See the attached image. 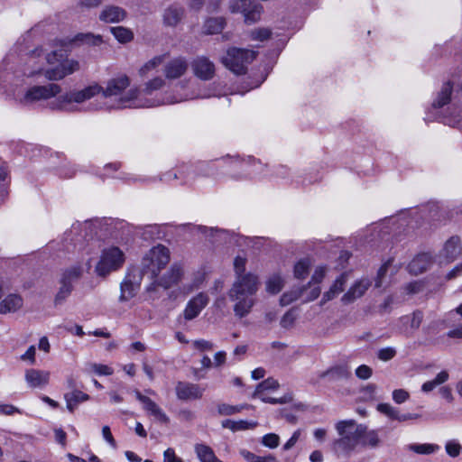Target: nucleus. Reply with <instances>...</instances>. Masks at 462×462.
Instances as JSON below:
<instances>
[{
  "mask_svg": "<svg viewBox=\"0 0 462 462\" xmlns=\"http://www.w3.org/2000/svg\"><path fill=\"white\" fill-rule=\"evenodd\" d=\"M396 349L393 346L383 347L378 350L377 357L383 362L393 359L396 356Z\"/></svg>",
  "mask_w": 462,
  "mask_h": 462,
  "instance_id": "obj_51",
  "label": "nucleus"
},
{
  "mask_svg": "<svg viewBox=\"0 0 462 462\" xmlns=\"http://www.w3.org/2000/svg\"><path fill=\"white\" fill-rule=\"evenodd\" d=\"M446 328L444 319H438L434 320L431 323H430L427 328H425V332L428 334L437 333L440 329Z\"/></svg>",
  "mask_w": 462,
  "mask_h": 462,
  "instance_id": "obj_56",
  "label": "nucleus"
},
{
  "mask_svg": "<svg viewBox=\"0 0 462 462\" xmlns=\"http://www.w3.org/2000/svg\"><path fill=\"white\" fill-rule=\"evenodd\" d=\"M188 69L187 61L182 58H176L164 66V75L168 79H176L183 76Z\"/></svg>",
  "mask_w": 462,
  "mask_h": 462,
  "instance_id": "obj_22",
  "label": "nucleus"
},
{
  "mask_svg": "<svg viewBox=\"0 0 462 462\" xmlns=\"http://www.w3.org/2000/svg\"><path fill=\"white\" fill-rule=\"evenodd\" d=\"M61 87L56 83H49L43 86H32L28 88L22 96H17V100L24 106L48 100L60 94Z\"/></svg>",
  "mask_w": 462,
  "mask_h": 462,
  "instance_id": "obj_8",
  "label": "nucleus"
},
{
  "mask_svg": "<svg viewBox=\"0 0 462 462\" xmlns=\"http://www.w3.org/2000/svg\"><path fill=\"white\" fill-rule=\"evenodd\" d=\"M127 16L126 11L117 5H106L99 14V20L106 23L123 22Z\"/></svg>",
  "mask_w": 462,
  "mask_h": 462,
  "instance_id": "obj_21",
  "label": "nucleus"
},
{
  "mask_svg": "<svg viewBox=\"0 0 462 462\" xmlns=\"http://www.w3.org/2000/svg\"><path fill=\"white\" fill-rule=\"evenodd\" d=\"M150 415L161 423L168 424L170 419L162 408L152 400L143 408Z\"/></svg>",
  "mask_w": 462,
  "mask_h": 462,
  "instance_id": "obj_34",
  "label": "nucleus"
},
{
  "mask_svg": "<svg viewBox=\"0 0 462 462\" xmlns=\"http://www.w3.org/2000/svg\"><path fill=\"white\" fill-rule=\"evenodd\" d=\"M445 327L449 330L447 336L454 339H462V303L444 318Z\"/></svg>",
  "mask_w": 462,
  "mask_h": 462,
  "instance_id": "obj_14",
  "label": "nucleus"
},
{
  "mask_svg": "<svg viewBox=\"0 0 462 462\" xmlns=\"http://www.w3.org/2000/svg\"><path fill=\"white\" fill-rule=\"evenodd\" d=\"M41 56H43L50 68L43 69L42 66H38L29 73V76L42 74L50 81H59L80 69L79 60L64 58L63 53L58 51L43 54L42 48L35 49L31 55V60Z\"/></svg>",
  "mask_w": 462,
  "mask_h": 462,
  "instance_id": "obj_3",
  "label": "nucleus"
},
{
  "mask_svg": "<svg viewBox=\"0 0 462 462\" xmlns=\"http://www.w3.org/2000/svg\"><path fill=\"white\" fill-rule=\"evenodd\" d=\"M336 429L339 438L335 440L334 448L341 454H349L353 451L366 430L364 425H358L353 420L337 422Z\"/></svg>",
  "mask_w": 462,
  "mask_h": 462,
  "instance_id": "obj_4",
  "label": "nucleus"
},
{
  "mask_svg": "<svg viewBox=\"0 0 462 462\" xmlns=\"http://www.w3.org/2000/svg\"><path fill=\"white\" fill-rule=\"evenodd\" d=\"M214 169L208 164H201L197 169L183 165L176 172L167 173L166 180H181L182 184L189 185L195 181L197 176L214 177Z\"/></svg>",
  "mask_w": 462,
  "mask_h": 462,
  "instance_id": "obj_11",
  "label": "nucleus"
},
{
  "mask_svg": "<svg viewBox=\"0 0 462 462\" xmlns=\"http://www.w3.org/2000/svg\"><path fill=\"white\" fill-rule=\"evenodd\" d=\"M74 41H80L93 45H99L102 43V37L100 35H93L90 33L78 34Z\"/></svg>",
  "mask_w": 462,
  "mask_h": 462,
  "instance_id": "obj_50",
  "label": "nucleus"
},
{
  "mask_svg": "<svg viewBox=\"0 0 462 462\" xmlns=\"http://www.w3.org/2000/svg\"><path fill=\"white\" fill-rule=\"evenodd\" d=\"M193 346L199 351H209L214 347V344L205 339H199L193 342Z\"/></svg>",
  "mask_w": 462,
  "mask_h": 462,
  "instance_id": "obj_59",
  "label": "nucleus"
},
{
  "mask_svg": "<svg viewBox=\"0 0 462 462\" xmlns=\"http://www.w3.org/2000/svg\"><path fill=\"white\" fill-rule=\"evenodd\" d=\"M258 289V277L254 273L236 279L227 295L234 302L233 310L236 318L243 319L250 314L256 303L254 296Z\"/></svg>",
  "mask_w": 462,
  "mask_h": 462,
  "instance_id": "obj_2",
  "label": "nucleus"
},
{
  "mask_svg": "<svg viewBox=\"0 0 462 462\" xmlns=\"http://www.w3.org/2000/svg\"><path fill=\"white\" fill-rule=\"evenodd\" d=\"M23 305V300L19 294L7 295L0 302V314H8L18 311Z\"/></svg>",
  "mask_w": 462,
  "mask_h": 462,
  "instance_id": "obj_25",
  "label": "nucleus"
},
{
  "mask_svg": "<svg viewBox=\"0 0 462 462\" xmlns=\"http://www.w3.org/2000/svg\"><path fill=\"white\" fill-rule=\"evenodd\" d=\"M170 262V251L162 245L153 246L143 258L142 274H150L155 279Z\"/></svg>",
  "mask_w": 462,
  "mask_h": 462,
  "instance_id": "obj_6",
  "label": "nucleus"
},
{
  "mask_svg": "<svg viewBox=\"0 0 462 462\" xmlns=\"http://www.w3.org/2000/svg\"><path fill=\"white\" fill-rule=\"evenodd\" d=\"M129 86L130 79L126 75H121L108 80L106 88H102L101 92L106 98L115 99V104L111 106L114 108L152 107L161 104H175L185 100L208 98L216 96L215 93L209 90H199L197 94L171 96L162 101H157L141 97L140 89L137 88H130L125 92Z\"/></svg>",
  "mask_w": 462,
  "mask_h": 462,
  "instance_id": "obj_1",
  "label": "nucleus"
},
{
  "mask_svg": "<svg viewBox=\"0 0 462 462\" xmlns=\"http://www.w3.org/2000/svg\"><path fill=\"white\" fill-rule=\"evenodd\" d=\"M82 275V268L80 266H71L65 269L60 275L59 282H66L67 285L72 286L79 280Z\"/></svg>",
  "mask_w": 462,
  "mask_h": 462,
  "instance_id": "obj_30",
  "label": "nucleus"
},
{
  "mask_svg": "<svg viewBox=\"0 0 462 462\" xmlns=\"http://www.w3.org/2000/svg\"><path fill=\"white\" fill-rule=\"evenodd\" d=\"M462 253L461 241L458 236L450 237L439 253V263H448L459 256Z\"/></svg>",
  "mask_w": 462,
  "mask_h": 462,
  "instance_id": "obj_17",
  "label": "nucleus"
},
{
  "mask_svg": "<svg viewBox=\"0 0 462 462\" xmlns=\"http://www.w3.org/2000/svg\"><path fill=\"white\" fill-rule=\"evenodd\" d=\"M346 282L347 274L342 273L338 278L336 279V281L330 286L329 290L323 294L320 303L325 304L326 302L336 298L339 293H341L344 291Z\"/></svg>",
  "mask_w": 462,
  "mask_h": 462,
  "instance_id": "obj_27",
  "label": "nucleus"
},
{
  "mask_svg": "<svg viewBox=\"0 0 462 462\" xmlns=\"http://www.w3.org/2000/svg\"><path fill=\"white\" fill-rule=\"evenodd\" d=\"M278 388V381H276L273 378H267L266 380L263 381L256 386L255 391L253 393V396H260V394H263L264 391L276 390Z\"/></svg>",
  "mask_w": 462,
  "mask_h": 462,
  "instance_id": "obj_44",
  "label": "nucleus"
},
{
  "mask_svg": "<svg viewBox=\"0 0 462 462\" xmlns=\"http://www.w3.org/2000/svg\"><path fill=\"white\" fill-rule=\"evenodd\" d=\"M59 283L60 287L54 298V304L56 306L62 304L69 298V296L71 294L73 291V287L67 285L65 282Z\"/></svg>",
  "mask_w": 462,
  "mask_h": 462,
  "instance_id": "obj_42",
  "label": "nucleus"
},
{
  "mask_svg": "<svg viewBox=\"0 0 462 462\" xmlns=\"http://www.w3.org/2000/svg\"><path fill=\"white\" fill-rule=\"evenodd\" d=\"M373 370L366 365H361L356 369V375L359 379L366 380L372 376Z\"/></svg>",
  "mask_w": 462,
  "mask_h": 462,
  "instance_id": "obj_55",
  "label": "nucleus"
},
{
  "mask_svg": "<svg viewBox=\"0 0 462 462\" xmlns=\"http://www.w3.org/2000/svg\"><path fill=\"white\" fill-rule=\"evenodd\" d=\"M240 454L247 462H276V458L273 455L261 457L246 449H242Z\"/></svg>",
  "mask_w": 462,
  "mask_h": 462,
  "instance_id": "obj_45",
  "label": "nucleus"
},
{
  "mask_svg": "<svg viewBox=\"0 0 462 462\" xmlns=\"http://www.w3.org/2000/svg\"><path fill=\"white\" fill-rule=\"evenodd\" d=\"M176 395L178 399L183 401L199 399L203 395V389L195 383L179 382L176 385Z\"/></svg>",
  "mask_w": 462,
  "mask_h": 462,
  "instance_id": "obj_20",
  "label": "nucleus"
},
{
  "mask_svg": "<svg viewBox=\"0 0 462 462\" xmlns=\"http://www.w3.org/2000/svg\"><path fill=\"white\" fill-rule=\"evenodd\" d=\"M191 68L196 77L202 80H209L215 75V65L208 58L200 56L196 58Z\"/></svg>",
  "mask_w": 462,
  "mask_h": 462,
  "instance_id": "obj_16",
  "label": "nucleus"
},
{
  "mask_svg": "<svg viewBox=\"0 0 462 462\" xmlns=\"http://www.w3.org/2000/svg\"><path fill=\"white\" fill-rule=\"evenodd\" d=\"M102 90V87L95 83L89 85L82 89H75L69 92L60 95L55 100L51 102L50 106L52 109L64 110V111H75L76 104H81L94 97L99 94Z\"/></svg>",
  "mask_w": 462,
  "mask_h": 462,
  "instance_id": "obj_5",
  "label": "nucleus"
},
{
  "mask_svg": "<svg viewBox=\"0 0 462 462\" xmlns=\"http://www.w3.org/2000/svg\"><path fill=\"white\" fill-rule=\"evenodd\" d=\"M389 264H390V261L383 263L378 270L377 276H376L375 282H374V285L376 288H380L383 286V280L387 273Z\"/></svg>",
  "mask_w": 462,
  "mask_h": 462,
  "instance_id": "obj_57",
  "label": "nucleus"
},
{
  "mask_svg": "<svg viewBox=\"0 0 462 462\" xmlns=\"http://www.w3.org/2000/svg\"><path fill=\"white\" fill-rule=\"evenodd\" d=\"M209 298L204 292H199L190 299L183 311L184 319L192 320L197 318L201 310L208 304Z\"/></svg>",
  "mask_w": 462,
  "mask_h": 462,
  "instance_id": "obj_15",
  "label": "nucleus"
},
{
  "mask_svg": "<svg viewBox=\"0 0 462 462\" xmlns=\"http://www.w3.org/2000/svg\"><path fill=\"white\" fill-rule=\"evenodd\" d=\"M448 377H449V375L447 371L439 372L433 380L427 381L422 384V386H421L422 392H424V393L431 392L437 386L447 382L448 380Z\"/></svg>",
  "mask_w": 462,
  "mask_h": 462,
  "instance_id": "obj_38",
  "label": "nucleus"
},
{
  "mask_svg": "<svg viewBox=\"0 0 462 462\" xmlns=\"http://www.w3.org/2000/svg\"><path fill=\"white\" fill-rule=\"evenodd\" d=\"M142 273L138 271L127 273L120 284V301H128L134 298L140 287Z\"/></svg>",
  "mask_w": 462,
  "mask_h": 462,
  "instance_id": "obj_12",
  "label": "nucleus"
},
{
  "mask_svg": "<svg viewBox=\"0 0 462 462\" xmlns=\"http://www.w3.org/2000/svg\"><path fill=\"white\" fill-rule=\"evenodd\" d=\"M432 257L429 253H423L414 257L408 265V270L415 275L420 274L430 268Z\"/></svg>",
  "mask_w": 462,
  "mask_h": 462,
  "instance_id": "obj_23",
  "label": "nucleus"
},
{
  "mask_svg": "<svg viewBox=\"0 0 462 462\" xmlns=\"http://www.w3.org/2000/svg\"><path fill=\"white\" fill-rule=\"evenodd\" d=\"M443 121L446 125L460 128L462 127V114L461 112H451L448 116H444Z\"/></svg>",
  "mask_w": 462,
  "mask_h": 462,
  "instance_id": "obj_46",
  "label": "nucleus"
},
{
  "mask_svg": "<svg viewBox=\"0 0 462 462\" xmlns=\"http://www.w3.org/2000/svg\"><path fill=\"white\" fill-rule=\"evenodd\" d=\"M409 393L402 389H397L393 392V399L396 403H403L409 399Z\"/></svg>",
  "mask_w": 462,
  "mask_h": 462,
  "instance_id": "obj_58",
  "label": "nucleus"
},
{
  "mask_svg": "<svg viewBox=\"0 0 462 462\" xmlns=\"http://www.w3.org/2000/svg\"><path fill=\"white\" fill-rule=\"evenodd\" d=\"M226 24L222 17L209 18L203 25V32L206 34H216L221 32Z\"/></svg>",
  "mask_w": 462,
  "mask_h": 462,
  "instance_id": "obj_33",
  "label": "nucleus"
},
{
  "mask_svg": "<svg viewBox=\"0 0 462 462\" xmlns=\"http://www.w3.org/2000/svg\"><path fill=\"white\" fill-rule=\"evenodd\" d=\"M326 269L322 266L318 267L311 277V282L319 284L324 279Z\"/></svg>",
  "mask_w": 462,
  "mask_h": 462,
  "instance_id": "obj_63",
  "label": "nucleus"
},
{
  "mask_svg": "<svg viewBox=\"0 0 462 462\" xmlns=\"http://www.w3.org/2000/svg\"><path fill=\"white\" fill-rule=\"evenodd\" d=\"M300 434H301V431L300 430H297L293 432L292 436L287 440V442L283 445V449L284 450H289L291 449L292 447H294V445L297 443V441L299 440L300 437Z\"/></svg>",
  "mask_w": 462,
  "mask_h": 462,
  "instance_id": "obj_61",
  "label": "nucleus"
},
{
  "mask_svg": "<svg viewBox=\"0 0 462 462\" xmlns=\"http://www.w3.org/2000/svg\"><path fill=\"white\" fill-rule=\"evenodd\" d=\"M184 9L178 5H171L163 12V23L166 26H176L183 18Z\"/></svg>",
  "mask_w": 462,
  "mask_h": 462,
  "instance_id": "obj_26",
  "label": "nucleus"
},
{
  "mask_svg": "<svg viewBox=\"0 0 462 462\" xmlns=\"http://www.w3.org/2000/svg\"><path fill=\"white\" fill-rule=\"evenodd\" d=\"M423 320V313L415 310L411 314L402 316L397 321V328L406 337H411L419 329Z\"/></svg>",
  "mask_w": 462,
  "mask_h": 462,
  "instance_id": "obj_13",
  "label": "nucleus"
},
{
  "mask_svg": "<svg viewBox=\"0 0 462 462\" xmlns=\"http://www.w3.org/2000/svg\"><path fill=\"white\" fill-rule=\"evenodd\" d=\"M125 263V254L116 247L111 246L102 251L100 260L96 266V272L100 276H106L111 272L121 268Z\"/></svg>",
  "mask_w": 462,
  "mask_h": 462,
  "instance_id": "obj_9",
  "label": "nucleus"
},
{
  "mask_svg": "<svg viewBox=\"0 0 462 462\" xmlns=\"http://www.w3.org/2000/svg\"><path fill=\"white\" fill-rule=\"evenodd\" d=\"M261 442L264 447L275 448L280 444V437L275 433H268L262 438Z\"/></svg>",
  "mask_w": 462,
  "mask_h": 462,
  "instance_id": "obj_47",
  "label": "nucleus"
},
{
  "mask_svg": "<svg viewBox=\"0 0 462 462\" xmlns=\"http://www.w3.org/2000/svg\"><path fill=\"white\" fill-rule=\"evenodd\" d=\"M311 263L310 259L304 258L300 260L294 266V276L297 279H304L310 271Z\"/></svg>",
  "mask_w": 462,
  "mask_h": 462,
  "instance_id": "obj_43",
  "label": "nucleus"
},
{
  "mask_svg": "<svg viewBox=\"0 0 462 462\" xmlns=\"http://www.w3.org/2000/svg\"><path fill=\"white\" fill-rule=\"evenodd\" d=\"M351 375V371L348 368L347 365H337L334 367H331L330 369L327 370L326 372L321 374V377L328 376L330 380L336 381V380H342V379H347Z\"/></svg>",
  "mask_w": 462,
  "mask_h": 462,
  "instance_id": "obj_31",
  "label": "nucleus"
},
{
  "mask_svg": "<svg viewBox=\"0 0 462 462\" xmlns=\"http://www.w3.org/2000/svg\"><path fill=\"white\" fill-rule=\"evenodd\" d=\"M305 288L292 289L289 291L284 292L280 298V303L282 306H287L297 300L303 293Z\"/></svg>",
  "mask_w": 462,
  "mask_h": 462,
  "instance_id": "obj_41",
  "label": "nucleus"
},
{
  "mask_svg": "<svg viewBox=\"0 0 462 462\" xmlns=\"http://www.w3.org/2000/svg\"><path fill=\"white\" fill-rule=\"evenodd\" d=\"M110 32L120 43H127L134 39L132 30L124 26L110 27Z\"/></svg>",
  "mask_w": 462,
  "mask_h": 462,
  "instance_id": "obj_37",
  "label": "nucleus"
},
{
  "mask_svg": "<svg viewBox=\"0 0 462 462\" xmlns=\"http://www.w3.org/2000/svg\"><path fill=\"white\" fill-rule=\"evenodd\" d=\"M246 259L242 256H236L234 260V268L236 274V279H239L241 276H246L249 273H245Z\"/></svg>",
  "mask_w": 462,
  "mask_h": 462,
  "instance_id": "obj_49",
  "label": "nucleus"
},
{
  "mask_svg": "<svg viewBox=\"0 0 462 462\" xmlns=\"http://www.w3.org/2000/svg\"><path fill=\"white\" fill-rule=\"evenodd\" d=\"M445 449L449 457H456L460 453L461 446L457 440L451 439L446 443Z\"/></svg>",
  "mask_w": 462,
  "mask_h": 462,
  "instance_id": "obj_52",
  "label": "nucleus"
},
{
  "mask_svg": "<svg viewBox=\"0 0 462 462\" xmlns=\"http://www.w3.org/2000/svg\"><path fill=\"white\" fill-rule=\"evenodd\" d=\"M271 36V31L266 28H260L251 32V38L256 41H265Z\"/></svg>",
  "mask_w": 462,
  "mask_h": 462,
  "instance_id": "obj_54",
  "label": "nucleus"
},
{
  "mask_svg": "<svg viewBox=\"0 0 462 462\" xmlns=\"http://www.w3.org/2000/svg\"><path fill=\"white\" fill-rule=\"evenodd\" d=\"M64 398L68 410L72 412L79 403L88 401L89 396L81 391L74 390L66 393Z\"/></svg>",
  "mask_w": 462,
  "mask_h": 462,
  "instance_id": "obj_29",
  "label": "nucleus"
},
{
  "mask_svg": "<svg viewBox=\"0 0 462 462\" xmlns=\"http://www.w3.org/2000/svg\"><path fill=\"white\" fill-rule=\"evenodd\" d=\"M35 355H36V348L34 346H31L26 350V352L21 356L20 358L22 361H26V362H29L31 365H34L36 362Z\"/></svg>",
  "mask_w": 462,
  "mask_h": 462,
  "instance_id": "obj_60",
  "label": "nucleus"
},
{
  "mask_svg": "<svg viewBox=\"0 0 462 462\" xmlns=\"http://www.w3.org/2000/svg\"><path fill=\"white\" fill-rule=\"evenodd\" d=\"M376 409L379 412L384 414L389 419L395 420L400 422L418 418L417 414H412V413L402 414L396 408L393 407L389 403H379L377 405Z\"/></svg>",
  "mask_w": 462,
  "mask_h": 462,
  "instance_id": "obj_24",
  "label": "nucleus"
},
{
  "mask_svg": "<svg viewBox=\"0 0 462 462\" xmlns=\"http://www.w3.org/2000/svg\"><path fill=\"white\" fill-rule=\"evenodd\" d=\"M371 286L369 279L363 278L356 281L348 291L342 296L341 301L344 304H350L361 298Z\"/></svg>",
  "mask_w": 462,
  "mask_h": 462,
  "instance_id": "obj_19",
  "label": "nucleus"
},
{
  "mask_svg": "<svg viewBox=\"0 0 462 462\" xmlns=\"http://www.w3.org/2000/svg\"><path fill=\"white\" fill-rule=\"evenodd\" d=\"M90 371L98 374V375H111L114 373V370L112 367L102 365V364H90L89 365Z\"/></svg>",
  "mask_w": 462,
  "mask_h": 462,
  "instance_id": "obj_48",
  "label": "nucleus"
},
{
  "mask_svg": "<svg viewBox=\"0 0 462 462\" xmlns=\"http://www.w3.org/2000/svg\"><path fill=\"white\" fill-rule=\"evenodd\" d=\"M163 61V56L159 55L152 58L150 60L145 62L139 69V75L142 78L148 77L151 73L157 70L159 66Z\"/></svg>",
  "mask_w": 462,
  "mask_h": 462,
  "instance_id": "obj_35",
  "label": "nucleus"
},
{
  "mask_svg": "<svg viewBox=\"0 0 462 462\" xmlns=\"http://www.w3.org/2000/svg\"><path fill=\"white\" fill-rule=\"evenodd\" d=\"M49 371L30 368L25 370L24 380L29 387L42 389L49 384Z\"/></svg>",
  "mask_w": 462,
  "mask_h": 462,
  "instance_id": "obj_18",
  "label": "nucleus"
},
{
  "mask_svg": "<svg viewBox=\"0 0 462 462\" xmlns=\"http://www.w3.org/2000/svg\"><path fill=\"white\" fill-rule=\"evenodd\" d=\"M178 459L173 448H169L163 452V462H176Z\"/></svg>",
  "mask_w": 462,
  "mask_h": 462,
  "instance_id": "obj_64",
  "label": "nucleus"
},
{
  "mask_svg": "<svg viewBox=\"0 0 462 462\" xmlns=\"http://www.w3.org/2000/svg\"><path fill=\"white\" fill-rule=\"evenodd\" d=\"M195 452L200 462H222L216 457L213 449L205 444H196Z\"/></svg>",
  "mask_w": 462,
  "mask_h": 462,
  "instance_id": "obj_32",
  "label": "nucleus"
},
{
  "mask_svg": "<svg viewBox=\"0 0 462 462\" xmlns=\"http://www.w3.org/2000/svg\"><path fill=\"white\" fill-rule=\"evenodd\" d=\"M284 281L280 274H273L266 281V291L272 294H277L282 291Z\"/></svg>",
  "mask_w": 462,
  "mask_h": 462,
  "instance_id": "obj_40",
  "label": "nucleus"
},
{
  "mask_svg": "<svg viewBox=\"0 0 462 462\" xmlns=\"http://www.w3.org/2000/svg\"><path fill=\"white\" fill-rule=\"evenodd\" d=\"M294 320H295V316L294 314L291 312V311H288L286 312L282 320H281V325L282 328H290L291 326H292V324L294 323Z\"/></svg>",
  "mask_w": 462,
  "mask_h": 462,
  "instance_id": "obj_62",
  "label": "nucleus"
},
{
  "mask_svg": "<svg viewBox=\"0 0 462 462\" xmlns=\"http://www.w3.org/2000/svg\"><path fill=\"white\" fill-rule=\"evenodd\" d=\"M255 56L256 52L254 51L233 47L227 50L226 55L222 58V63L235 74L243 75Z\"/></svg>",
  "mask_w": 462,
  "mask_h": 462,
  "instance_id": "obj_7",
  "label": "nucleus"
},
{
  "mask_svg": "<svg viewBox=\"0 0 462 462\" xmlns=\"http://www.w3.org/2000/svg\"><path fill=\"white\" fill-rule=\"evenodd\" d=\"M183 273L182 266L180 263H173L159 280H154L149 286H147L146 291L150 295V298L152 300L158 298L156 295L158 287H162L164 290H168L178 285L183 277Z\"/></svg>",
  "mask_w": 462,
  "mask_h": 462,
  "instance_id": "obj_10",
  "label": "nucleus"
},
{
  "mask_svg": "<svg viewBox=\"0 0 462 462\" xmlns=\"http://www.w3.org/2000/svg\"><path fill=\"white\" fill-rule=\"evenodd\" d=\"M165 86V79H163L162 77H155L150 80H148L145 84L143 88L141 90V97L144 98L143 96H150L154 91L159 90Z\"/></svg>",
  "mask_w": 462,
  "mask_h": 462,
  "instance_id": "obj_36",
  "label": "nucleus"
},
{
  "mask_svg": "<svg viewBox=\"0 0 462 462\" xmlns=\"http://www.w3.org/2000/svg\"><path fill=\"white\" fill-rule=\"evenodd\" d=\"M439 446L437 444L423 443V444H410L408 449L420 455H430L436 453L439 450Z\"/></svg>",
  "mask_w": 462,
  "mask_h": 462,
  "instance_id": "obj_39",
  "label": "nucleus"
},
{
  "mask_svg": "<svg viewBox=\"0 0 462 462\" xmlns=\"http://www.w3.org/2000/svg\"><path fill=\"white\" fill-rule=\"evenodd\" d=\"M452 92L453 84L450 81L445 82L433 101L432 106L434 108H440L448 104L451 99Z\"/></svg>",
  "mask_w": 462,
  "mask_h": 462,
  "instance_id": "obj_28",
  "label": "nucleus"
},
{
  "mask_svg": "<svg viewBox=\"0 0 462 462\" xmlns=\"http://www.w3.org/2000/svg\"><path fill=\"white\" fill-rule=\"evenodd\" d=\"M242 409H243L242 406L239 407V406H233V405L223 403V404L218 405L217 410H218L219 414L227 416V415H232V414L237 413V412L241 411Z\"/></svg>",
  "mask_w": 462,
  "mask_h": 462,
  "instance_id": "obj_53",
  "label": "nucleus"
}]
</instances>
